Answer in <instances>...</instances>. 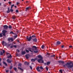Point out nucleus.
Segmentation results:
<instances>
[{
    "label": "nucleus",
    "mask_w": 73,
    "mask_h": 73,
    "mask_svg": "<svg viewBox=\"0 0 73 73\" xmlns=\"http://www.w3.org/2000/svg\"><path fill=\"white\" fill-rule=\"evenodd\" d=\"M13 46H14V48H17V46H16V45H15Z\"/></svg>",
    "instance_id": "obj_44"
},
{
    "label": "nucleus",
    "mask_w": 73,
    "mask_h": 73,
    "mask_svg": "<svg viewBox=\"0 0 73 73\" xmlns=\"http://www.w3.org/2000/svg\"><path fill=\"white\" fill-rule=\"evenodd\" d=\"M17 52H20V50H19V49H17Z\"/></svg>",
    "instance_id": "obj_43"
},
{
    "label": "nucleus",
    "mask_w": 73,
    "mask_h": 73,
    "mask_svg": "<svg viewBox=\"0 0 73 73\" xmlns=\"http://www.w3.org/2000/svg\"><path fill=\"white\" fill-rule=\"evenodd\" d=\"M12 55H11V54H10L9 58H12Z\"/></svg>",
    "instance_id": "obj_42"
},
{
    "label": "nucleus",
    "mask_w": 73,
    "mask_h": 73,
    "mask_svg": "<svg viewBox=\"0 0 73 73\" xmlns=\"http://www.w3.org/2000/svg\"><path fill=\"white\" fill-rule=\"evenodd\" d=\"M27 62H24V64H25V65H27Z\"/></svg>",
    "instance_id": "obj_50"
},
{
    "label": "nucleus",
    "mask_w": 73,
    "mask_h": 73,
    "mask_svg": "<svg viewBox=\"0 0 73 73\" xmlns=\"http://www.w3.org/2000/svg\"><path fill=\"white\" fill-rule=\"evenodd\" d=\"M12 9H11L10 10V12H13V10Z\"/></svg>",
    "instance_id": "obj_29"
},
{
    "label": "nucleus",
    "mask_w": 73,
    "mask_h": 73,
    "mask_svg": "<svg viewBox=\"0 0 73 73\" xmlns=\"http://www.w3.org/2000/svg\"><path fill=\"white\" fill-rule=\"evenodd\" d=\"M12 27L11 26V25H9V29H12Z\"/></svg>",
    "instance_id": "obj_39"
},
{
    "label": "nucleus",
    "mask_w": 73,
    "mask_h": 73,
    "mask_svg": "<svg viewBox=\"0 0 73 73\" xmlns=\"http://www.w3.org/2000/svg\"><path fill=\"white\" fill-rule=\"evenodd\" d=\"M13 69H14L15 71H16V70H17V68H16V67L14 68Z\"/></svg>",
    "instance_id": "obj_35"
},
{
    "label": "nucleus",
    "mask_w": 73,
    "mask_h": 73,
    "mask_svg": "<svg viewBox=\"0 0 73 73\" xmlns=\"http://www.w3.org/2000/svg\"><path fill=\"white\" fill-rule=\"evenodd\" d=\"M2 51H3V53H5V50H3Z\"/></svg>",
    "instance_id": "obj_48"
},
{
    "label": "nucleus",
    "mask_w": 73,
    "mask_h": 73,
    "mask_svg": "<svg viewBox=\"0 0 73 73\" xmlns=\"http://www.w3.org/2000/svg\"><path fill=\"white\" fill-rule=\"evenodd\" d=\"M30 8L29 7H26V11H27L29 10V9Z\"/></svg>",
    "instance_id": "obj_16"
},
{
    "label": "nucleus",
    "mask_w": 73,
    "mask_h": 73,
    "mask_svg": "<svg viewBox=\"0 0 73 73\" xmlns=\"http://www.w3.org/2000/svg\"><path fill=\"white\" fill-rule=\"evenodd\" d=\"M49 68H48V67H46V69L47 71H48V69Z\"/></svg>",
    "instance_id": "obj_30"
},
{
    "label": "nucleus",
    "mask_w": 73,
    "mask_h": 73,
    "mask_svg": "<svg viewBox=\"0 0 73 73\" xmlns=\"http://www.w3.org/2000/svg\"><path fill=\"white\" fill-rule=\"evenodd\" d=\"M7 62H8V63H9V59H8L7 60Z\"/></svg>",
    "instance_id": "obj_34"
},
{
    "label": "nucleus",
    "mask_w": 73,
    "mask_h": 73,
    "mask_svg": "<svg viewBox=\"0 0 73 73\" xmlns=\"http://www.w3.org/2000/svg\"><path fill=\"white\" fill-rule=\"evenodd\" d=\"M59 72L61 73H62V70H59Z\"/></svg>",
    "instance_id": "obj_36"
},
{
    "label": "nucleus",
    "mask_w": 73,
    "mask_h": 73,
    "mask_svg": "<svg viewBox=\"0 0 73 73\" xmlns=\"http://www.w3.org/2000/svg\"><path fill=\"white\" fill-rule=\"evenodd\" d=\"M40 69H44V68H42V66H40Z\"/></svg>",
    "instance_id": "obj_38"
},
{
    "label": "nucleus",
    "mask_w": 73,
    "mask_h": 73,
    "mask_svg": "<svg viewBox=\"0 0 73 73\" xmlns=\"http://www.w3.org/2000/svg\"><path fill=\"white\" fill-rule=\"evenodd\" d=\"M69 48H72V46H69Z\"/></svg>",
    "instance_id": "obj_54"
},
{
    "label": "nucleus",
    "mask_w": 73,
    "mask_h": 73,
    "mask_svg": "<svg viewBox=\"0 0 73 73\" xmlns=\"http://www.w3.org/2000/svg\"><path fill=\"white\" fill-rule=\"evenodd\" d=\"M3 6L5 7H6V5H5L4 4V5H3Z\"/></svg>",
    "instance_id": "obj_60"
},
{
    "label": "nucleus",
    "mask_w": 73,
    "mask_h": 73,
    "mask_svg": "<svg viewBox=\"0 0 73 73\" xmlns=\"http://www.w3.org/2000/svg\"><path fill=\"white\" fill-rule=\"evenodd\" d=\"M44 45H42L41 46V48L43 49H44Z\"/></svg>",
    "instance_id": "obj_37"
},
{
    "label": "nucleus",
    "mask_w": 73,
    "mask_h": 73,
    "mask_svg": "<svg viewBox=\"0 0 73 73\" xmlns=\"http://www.w3.org/2000/svg\"><path fill=\"white\" fill-rule=\"evenodd\" d=\"M51 57H55V55H51Z\"/></svg>",
    "instance_id": "obj_41"
},
{
    "label": "nucleus",
    "mask_w": 73,
    "mask_h": 73,
    "mask_svg": "<svg viewBox=\"0 0 73 73\" xmlns=\"http://www.w3.org/2000/svg\"><path fill=\"white\" fill-rule=\"evenodd\" d=\"M25 51H26V52H27V53H29V50L27 49L25 50Z\"/></svg>",
    "instance_id": "obj_33"
},
{
    "label": "nucleus",
    "mask_w": 73,
    "mask_h": 73,
    "mask_svg": "<svg viewBox=\"0 0 73 73\" xmlns=\"http://www.w3.org/2000/svg\"><path fill=\"white\" fill-rule=\"evenodd\" d=\"M2 44L3 45H4V46H7V42L4 41H2Z\"/></svg>",
    "instance_id": "obj_5"
},
{
    "label": "nucleus",
    "mask_w": 73,
    "mask_h": 73,
    "mask_svg": "<svg viewBox=\"0 0 73 73\" xmlns=\"http://www.w3.org/2000/svg\"><path fill=\"white\" fill-rule=\"evenodd\" d=\"M47 54H48V56H50V54L49 53H47Z\"/></svg>",
    "instance_id": "obj_58"
},
{
    "label": "nucleus",
    "mask_w": 73,
    "mask_h": 73,
    "mask_svg": "<svg viewBox=\"0 0 73 73\" xmlns=\"http://www.w3.org/2000/svg\"><path fill=\"white\" fill-rule=\"evenodd\" d=\"M21 65H22V64L21 63H19L18 65V66H20V67H21Z\"/></svg>",
    "instance_id": "obj_24"
},
{
    "label": "nucleus",
    "mask_w": 73,
    "mask_h": 73,
    "mask_svg": "<svg viewBox=\"0 0 73 73\" xmlns=\"http://www.w3.org/2000/svg\"><path fill=\"white\" fill-rule=\"evenodd\" d=\"M37 49V47L35 46H33L32 47V50H36Z\"/></svg>",
    "instance_id": "obj_6"
},
{
    "label": "nucleus",
    "mask_w": 73,
    "mask_h": 73,
    "mask_svg": "<svg viewBox=\"0 0 73 73\" xmlns=\"http://www.w3.org/2000/svg\"><path fill=\"white\" fill-rule=\"evenodd\" d=\"M1 58H0V61L1 62Z\"/></svg>",
    "instance_id": "obj_64"
},
{
    "label": "nucleus",
    "mask_w": 73,
    "mask_h": 73,
    "mask_svg": "<svg viewBox=\"0 0 73 73\" xmlns=\"http://www.w3.org/2000/svg\"><path fill=\"white\" fill-rule=\"evenodd\" d=\"M18 69H19L20 70H21V71H23V69L22 68H20L19 67H18Z\"/></svg>",
    "instance_id": "obj_21"
},
{
    "label": "nucleus",
    "mask_w": 73,
    "mask_h": 73,
    "mask_svg": "<svg viewBox=\"0 0 73 73\" xmlns=\"http://www.w3.org/2000/svg\"><path fill=\"white\" fill-rule=\"evenodd\" d=\"M50 64V62H47V65H49V64Z\"/></svg>",
    "instance_id": "obj_26"
},
{
    "label": "nucleus",
    "mask_w": 73,
    "mask_h": 73,
    "mask_svg": "<svg viewBox=\"0 0 73 73\" xmlns=\"http://www.w3.org/2000/svg\"><path fill=\"white\" fill-rule=\"evenodd\" d=\"M13 46L12 45L10 46V48H13Z\"/></svg>",
    "instance_id": "obj_53"
},
{
    "label": "nucleus",
    "mask_w": 73,
    "mask_h": 73,
    "mask_svg": "<svg viewBox=\"0 0 73 73\" xmlns=\"http://www.w3.org/2000/svg\"><path fill=\"white\" fill-rule=\"evenodd\" d=\"M56 44L57 45H60L61 44V42L58 41L56 42Z\"/></svg>",
    "instance_id": "obj_13"
},
{
    "label": "nucleus",
    "mask_w": 73,
    "mask_h": 73,
    "mask_svg": "<svg viewBox=\"0 0 73 73\" xmlns=\"http://www.w3.org/2000/svg\"><path fill=\"white\" fill-rule=\"evenodd\" d=\"M3 33H0V37H3Z\"/></svg>",
    "instance_id": "obj_18"
},
{
    "label": "nucleus",
    "mask_w": 73,
    "mask_h": 73,
    "mask_svg": "<svg viewBox=\"0 0 73 73\" xmlns=\"http://www.w3.org/2000/svg\"><path fill=\"white\" fill-rule=\"evenodd\" d=\"M58 62L59 63V64H64V62L63 61H61V60L59 61H58Z\"/></svg>",
    "instance_id": "obj_9"
},
{
    "label": "nucleus",
    "mask_w": 73,
    "mask_h": 73,
    "mask_svg": "<svg viewBox=\"0 0 73 73\" xmlns=\"http://www.w3.org/2000/svg\"><path fill=\"white\" fill-rule=\"evenodd\" d=\"M14 5H15L14 4H13L11 5V9H12V8H13V7H14Z\"/></svg>",
    "instance_id": "obj_32"
},
{
    "label": "nucleus",
    "mask_w": 73,
    "mask_h": 73,
    "mask_svg": "<svg viewBox=\"0 0 73 73\" xmlns=\"http://www.w3.org/2000/svg\"><path fill=\"white\" fill-rule=\"evenodd\" d=\"M40 69V67H39V66H38L36 68L38 72H40V69Z\"/></svg>",
    "instance_id": "obj_11"
},
{
    "label": "nucleus",
    "mask_w": 73,
    "mask_h": 73,
    "mask_svg": "<svg viewBox=\"0 0 73 73\" xmlns=\"http://www.w3.org/2000/svg\"><path fill=\"white\" fill-rule=\"evenodd\" d=\"M3 27V29H8V26L7 25H4Z\"/></svg>",
    "instance_id": "obj_7"
},
{
    "label": "nucleus",
    "mask_w": 73,
    "mask_h": 73,
    "mask_svg": "<svg viewBox=\"0 0 73 73\" xmlns=\"http://www.w3.org/2000/svg\"><path fill=\"white\" fill-rule=\"evenodd\" d=\"M32 48H29V51H31V52H33V51H32Z\"/></svg>",
    "instance_id": "obj_15"
},
{
    "label": "nucleus",
    "mask_w": 73,
    "mask_h": 73,
    "mask_svg": "<svg viewBox=\"0 0 73 73\" xmlns=\"http://www.w3.org/2000/svg\"><path fill=\"white\" fill-rule=\"evenodd\" d=\"M44 65H45V66H46V64H47L46 63H44Z\"/></svg>",
    "instance_id": "obj_57"
},
{
    "label": "nucleus",
    "mask_w": 73,
    "mask_h": 73,
    "mask_svg": "<svg viewBox=\"0 0 73 73\" xmlns=\"http://www.w3.org/2000/svg\"><path fill=\"white\" fill-rule=\"evenodd\" d=\"M10 34H12V35H15V34L14 33H13V31H11L10 32Z\"/></svg>",
    "instance_id": "obj_14"
},
{
    "label": "nucleus",
    "mask_w": 73,
    "mask_h": 73,
    "mask_svg": "<svg viewBox=\"0 0 73 73\" xmlns=\"http://www.w3.org/2000/svg\"><path fill=\"white\" fill-rule=\"evenodd\" d=\"M3 68H5V67L4 66H3Z\"/></svg>",
    "instance_id": "obj_63"
},
{
    "label": "nucleus",
    "mask_w": 73,
    "mask_h": 73,
    "mask_svg": "<svg viewBox=\"0 0 73 73\" xmlns=\"http://www.w3.org/2000/svg\"><path fill=\"white\" fill-rule=\"evenodd\" d=\"M26 65H29V63L27 62V63L26 64Z\"/></svg>",
    "instance_id": "obj_45"
},
{
    "label": "nucleus",
    "mask_w": 73,
    "mask_h": 73,
    "mask_svg": "<svg viewBox=\"0 0 73 73\" xmlns=\"http://www.w3.org/2000/svg\"><path fill=\"white\" fill-rule=\"evenodd\" d=\"M38 58H39V59H38L37 61L39 62V63H44V60H42L43 59V58L42 56L40 55H39L38 56Z\"/></svg>",
    "instance_id": "obj_2"
},
{
    "label": "nucleus",
    "mask_w": 73,
    "mask_h": 73,
    "mask_svg": "<svg viewBox=\"0 0 73 73\" xmlns=\"http://www.w3.org/2000/svg\"><path fill=\"white\" fill-rule=\"evenodd\" d=\"M30 55H29V54H27L25 56V57L26 59H28V58H29V57H30Z\"/></svg>",
    "instance_id": "obj_8"
},
{
    "label": "nucleus",
    "mask_w": 73,
    "mask_h": 73,
    "mask_svg": "<svg viewBox=\"0 0 73 73\" xmlns=\"http://www.w3.org/2000/svg\"><path fill=\"white\" fill-rule=\"evenodd\" d=\"M17 35H16V36H14V37L15 38H16V37H17Z\"/></svg>",
    "instance_id": "obj_51"
},
{
    "label": "nucleus",
    "mask_w": 73,
    "mask_h": 73,
    "mask_svg": "<svg viewBox=\"0 0 73 73\" xmlns=\"http://www.w3.org/2000/svg\"><path fill=\"white\" fill-rule=\"evenodd\" d=\"M7 13H9V8H8V11H7Z\"/></svg>",
    "instance_id": "obj_27"
},
{
    "label": "nucleus",
    "mask_w": 73,
    "mask_h": 73,
    "mask_svg": "<svg viewBox=\"0 0 73 73\" xmlns=\"http://www.w3.org/2000/svg\"><path fill=\"white\" fill-rule=\"evenodd\" d=\"M16 13H19V10H16Z\"/></svg>",
    "instance_id": "obj_40"
},
{
    "label": "nucleus",
    "mask_w": 73,
    "mask_h": 73,
    "mask_svg": "<svg viewBox=\"0 0 73 73\" xmlns=\"http://www.w3.org/2000/svg\"><path fill=\"white\" fill-rule=\"evenodd\" d=\"M66 66H67L68 68L70 69L73 67V63H72V62H70L69 63L67 62L66 64L63 66L64 68H66Z\"/></svg>",
    "instance_id": "obj_1"
},
{
    "label": "nucleus",
    "mask_w": 73,
    "mask_h": 73,
    "mask_svg": "<svg viewBox=\"0 0 73 73\" xmlns=\"http://www.w3.org/2000/svg\"><path fill=\"white\" fill-rule=\"evenodd\" d=\"M6 56H7V58H9V53L7 52L6 53Z\"/></svg>",
    "instance_id": "obj_12"
},
{
    "label": "nucleus",
    "mask_w": 73,
    "mask_h": 73,
    "mask_svg": "<svg viewBox=\"0 0 73 73\" xmlns=\"http://www.w3.org/2000/svg\"><path fill=\"white\" fill-rule=\"evenodd\" d=\"M19 2H17V5H19Z\"/></svg>",
    "instance_id": "obj_52"
},
{
    "label": "nucleus",
    "mask_w": 73,
    "mask_h": 73,
    "mask_svg": "<svg viewBox=\"0 0 73 73\" xmlns=\"http://www.w3.org/2000/svg\"><path fill=\"white\" fill-rule=\"evenodd\" d=\"M33 42H36L37 41V39L36 38H35L34 39H33Z\"/></svg>",
    "instance_id": "obj_10"
},
{
    "label": "nucleus",
    "mask_w": 73,
    "mask_h": 73,
    "mask_svg": "<svg viewBox=\"0 0 73 73\" xmlns=\"http://www.w3.org/2000/svg\"><path fill=\"white\" fill-rule=\"evenodd\" d=\"M12 68H13V66H10V69H12Z\"/></svg>",
    "instance_id": "obj_47"
},
{
    "label": "nucleus",
    "mask_w": 73,
    "mask_h": 73,
    "mask_svg": "<svg viewBox=\"0 0 73 73\" xmlns=\"http://www.w3.org/2000/svg\"><path fill=\"white\" fill-rule=\"evenodd\" d=\"M6 73H8V72H9V70H6Z\"/></svg>",
    "instance_id": "obj_49"
},
{
    "label": "nucleus",
    "mask_w": 73,
    "mask_h": 73,
    "mask_svg": "<svg viewBox=\"0 0 73 73\" xmlns=\"http://www.w3.org/2000/svg\"><path fill=\"white\" fill-rule=\"evenodd\" d=\"M17 42H20V41H19V40H17Z\"/></svg>",
    "instance_id": "obj_61"
},
{
    "label": "nucleus",
    "mask_w": 73,
    "mask_h": 73,
    "mask_svg": "<svg viewBox=\"0 0 73 73\" xmlns=\"http://www.w3.org/2000/svg\"><path fill=\"white\" fill-rule=\"evenodd\" d=\"M29 67H30L31 69H32V67L31 66H30Z\"/></svg>",
    "instance_id": "obj_46"
},
{
    "label": "nucleus",
    "mask_w": 73,
    "mask_h": 73,
    "mask_svg": "<svg viewBox=\"0 0 73 73\" xmlns=\"http://www.w3.org/2000/svg\"><path fill=\"white\" fill-rule=\"evenodd\" d=\"M0 55L1 56H2V55H3V52H2V51H0Z\"/></svg>",
    "instance_id": "obj_25"
},
{
    "label": "nucleus",
    "mask_w": 73,
    "mask_h": 73,
    "mask_svg": "<svg viewBox=\"0 0 73 73\" xmlns=\"http://www.w3.org/2000/svg\"><path fill=\"white\" fill-rule=\"evenodd\" d=\"M34 53H38V51L36 50L34 51Z\"/></svg>",
    "instance_id": "obj_28"
},
{
    "label": "nucleus",
    "mask_w": 73,
    "mask_h": 73,
    "mask_svg": "<svg viewBox=\"0 0 73 73\" xmlns=\"http://www.w3.org/2000/svg\"><path fill=\"white\" fill-rule=\"evenodd\" d=\"M9 40H11V41H13V38H9Z\"/></svg>",
    "instance_id": "obj_23"
},
{
    "label": "nucleus",
    "mask_w": 73,
    "mask_h": 73,
    "mask_svg": "<svg viewBox=\"0 0 73 73\" xmlns=\"http://www.w3.org/2000/svg\"><path fill=\"white\" fill-rule=\"evenodd\" d=\"M12 3V2H9V4H11Z\"/></svg>",
    "instance_id": "obj_62"
},
{
    "label": "nucleus",
    "mask_w": 73,
    "mask_h": 73,
    "mask_svg": "<svg viewBox=\"0 0 73 73\" xmlns=\"http://www.w3.org/2000/svg\"><path fill=\"white\" fill-rule=\"evenodd\" d=\"M64 45L62 46H61V48H64Z\"/></svg>",
    "instance_id": "obj_56"
},
{
    "label": "nucleus",
    "mask_w": 73,
    "mask_h": 73,
    "mask_svg": "<svg viewBox=\"0 0 73 73\" xmlns=\"http://www.w3.org/2000/svg\"><path fill=\"white\" fill-rule=\"evenodd\" d=\"M2 33L3 34V36H5V33H7V31L5 30H3L2 31Z\"/></svg>",
    "instance_id": "obj_4"
},
{
    "label": "nucleus",
    "mask_w": 73,
    "mask_h": 73,
    "mask_svg": "<svg viewBox=\"0 0 73 73\" xmlns=\"http://www.w3.org/2000/svg\"><path fill=\"white\" fill-rule=\"evenodd\" d=\"M7 48H9V43L7 44Z\"/></svg>",
    "instance_id": "obj_22"
},
{
    "label": "nucleus",
    "mask_w": 73,
    "mask_h": 73,
    "mask_svg": "<svg viewBox=\"0 0 73 73\" xmlns=\"http://www.w3.org/2000/svg\"><path fill=\"white\" fill-rule=\"evenodd\" d=\"M3 62L4 65H5V66H7V64H6L5 62L4 61H3Z\"/></svg>",
    "instance_id": "obj_17"
},
{
    "label": "nucleus",
    "mask_w": 73,
    "mask_h": 73,
    "mask_svg": "<svg viewBox=\"0 0 73 73\" xmlns=\"http://www.w3.org/2000/svg\"><path fill=\"white\" fill-rule=\"evenodd\" d=\"M31 61H36V59L32 58L31 59Z\"/></svg>",
    "instance_id": "obj_20"
},
{
    "label": "nucleus",
    "mask_w": 73,
    "mask_h": 73,
    "mask_svg": "<svg viewBox=\"0 0 73 73\" xmlns=\"http://www.w3.org/2000/svg\"><path fill=\"white\" fill-rule=\"evenodd\" d=\"M12 61V60H9V63H11Z\"/></svg>",
    "instance_id": "obj_55"
},
{
    "label": "nucleus",
    "mask_w": 73,
    "mask_h": 73,
    "mask_svg": "<svg viewBox=\"0 0 73 73\" xmlns=\"http://www.w3.org/2000/svg\"><path fill=\"white\" fill-rule=\"evenodd\" d=\"M32 37L33 38H35V37H36V36L35 35H33L32 36H30L29 38L28 36H27L26 37V39L28 41H31V40L32 39Z\"/></svg>",
    "instance_id": "obj_3"
},
{
    "label": "nucleus",
    "mask_w": 73,
    "mask_h": 73,
    "mask_svg": "<svg viewBox=\"0 0 73 73\" xmlns=\"http://www.w3.org/2000/svg\"><path fill=\"white\" fill-rule=\"evenodd\" d=\"M25 51H23L22 52L21 54L22 55H24V54H25Z\"/></svg>",
    "instance_id": "obj_19"
},
{
    "label": "nucleus",
    "mask_w": 73,
    "mask_h": 73,
    "mask_svg": "<svg viewBox=\"0 0 73 73\" xmlns=\"http://www.w3.org/2000/svg\"><path fill=\"white\" fill-rule=\"evenodd\" d=\"M8 41L9 42V38H8Z\"/></svg>",
    "instance_id": "obj_59"
},
{
    "label": "nucleus",
    "mask_w": 73,
    "mask_h": 73,
    "mask_svg": "<svg viewBox=\"0 0 73 73\" xmlns=\"http://www.w3.org/2000/svg\"><path fill=\"white\" fill-rule=\"evenodd\" d=\"M16 19V17L15 16H13V20H15V19Z\"/></svg>",
    "instance_id": "obj_31"
}]
</instances>
